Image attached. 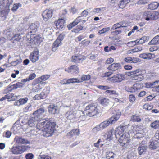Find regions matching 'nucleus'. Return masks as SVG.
<instances>
[{
    "instance_id": "nucleus-15",
    "label": "nucleus",
    "mask_w": 159,
    "mask_h": 159,
    "mask_svg": "<svg viewBox=\"0 0 159 159\" xmlns=\"http://www.w3.org/2000/svg\"><path fill=\"white\" fill-rule=\"evenodd\" d=\"M30 59L33 62H35L39 59V52L34 51L30 56Z\"/></svg>"
},
{
    "instance_id": "nucleus-58",
    "label": "nucleus",
    "mask_w": 159,
    "mask_h": 159,
    "mask_svg": "<svg viewBox=\"0 0 159 159\" xmlns=\"http://www.w3.org/2000/svg\"><path fill=\"white\" fill-rule=\"evenodd\" d=\"M90 76L89 75H83L81 77V80H88L90 79Z\"/></svg>"
},
{
    "instance_id": "nucleus-18",
    "label": "nucleus",
    "mask_w": 159,
    "mask_h": 159,
    "mask_svg": "<svg viewBox=\"0 0 159 159\" xmlns=\"http://www.w3.org/2000/svg\"><path fill=\"white\" fill-rule=\"evenodd\" d=\"M48 111L49 113L52 114H57L59 112L58 107L54 105H50L48 107Z\"/></svg>"
},
{
    "instance_id": "nucleus-2",
    "label": "nucleus",
    "mask_w": 159,
    "mask_h": 159,
    "mask_svg": "<svg viewBox=\"0 0 159 159\" xmlns=\"http://www.w3.org/2000/svg\"><path fill=\"white\" fill-rule=\"evenodd\" d=\"M55 125L56 124L54 122H47L41 135L46 137L51 136L54 132Z\"/></svg>"
},
{
    "instance_id": "nucleus-26",
    "label": "nucleus",
    "mask_w": 159,
    "mask_h": 159,
    "mask_svg": "<svg viewBox=\"0 0 159 159\" xmlns=\"http://www.w3.org/2000/svg\"><path fill=\"white\" fill-rule=\"evenodd\" d=\"M143 16L144 18L147 21H148L152 19V12L149 11L144 12L143 13Z\"/></svg>"
},
{
    "instance_id": "nucleus-14",
    "label": "nucleus",
    "mask_w": 159,
    "mask_h": 159,
    "mask_svg": "<svg viewBox=\"0 0 159 159\" xmlns=\"http://www.w3.org/2000/svg\"><path fill=\"white\" fill-rule=\"evenodd\" d=\"M146 87L147 88H154L157 91H159V80L153 83L147 82L145 83Z\"/></svg>"
},
{
    "instance_id": "nucleus-11",
    "label": "nucleus",
    "mask_w": 159,
    "mask_h": 159,
    "mask_svg": "<svg viewBox=\"0 0 159 159\" xmlns=\"http://www.w3.org/2000/svg\"><path fill=\"white\" fill-rule=\"evenodd\" d=\"M126 128V126L120 125L118 126L116 129L115 132V136L116 138H118L120 136L124 134H127L124 133V131Z\"/></svg>"
},
{
    "instance_id": "nucleus-60",
    "label": "nucleus",
    "mask_w": 159,
    "mask_h": 159,
    "mask_svg": "<svg viewBox=\"0 0 159 159\" xmlns=\"http://www.w3.org/2000/svg\"><path fill=\"white\" fill-rule=\"evenodd\" d=\"M46 25H45V26H43V27L44 28V29L43 33H46L47 32L48 33V34H50L51 32V28L50 27H46Z\"/></svg>"
},
{
    "instance_id": "nucleus-27",
    "label": "nucleus",
    "mask_w": 159,
    "mask_h": 159,
    "mask_svg": "<svg viewBox=\"0 0 159 159\" xmlns=\"http://www.w3.org/2000/svg\"><path fill=\"white\" fill-rule=\"evenodd\" d=\"M149 39V37L148 36H144L141 38L136 40L137 43L138 44H143L146 41H147Z\"/></svg>"
},
{
    "instance_id": "nucleus-34",
    "label": "nucleus",
    "mask_w": 159,
    "mask_h": 159,
    "mask_svg": "<svg viewBox=\"0 0 159 159\" xmlns=\"http://www.w3.org/2000/svg\"><path fill=\"white\" fill-rule=\"evenodd\" d=\"M66 116L67 118L69 120H71L74 117L73 112L71 111H67L66 114Z\"/></svg>"
},
{
    "instance_id": "nucleus-23",
    "label": "nucleus",
    "mask_w": 159,
    "mask_h": 159,
    "mask_svg": "<svg viewBox=\"0 0 159 159\" xmlns=\"http://www.w3.org/2000/svg\"><path fill=\"white\" fill-rule=\"evenodd\" d=\"M57 27L59 29H62L65 26V20L62 19H59L56 23Z\"/></svg>"
},
{
    "instance_id": "nucleus-6",
    "label": "nucleus",
    "mask_w": 159,
    "mask_h": 159,
    "mask_svg": "<svg viewBox=\"0 0 159 159\" xmlns=\"http://www.w3.org/2000/svg\"><path fill=\"white\" fill-rule=\"evenodd\" d=\"M129 135L128 133L124 134L119 139V142L120 145L124 147H127L129 145L130 142Z\"/></svg>"
},
{
    "instance_id": "nucleus-61",
    "label": "nucleus",
    "mask_w": 159,
    "mask_h": 159,
    "mask_svg": "<svg viewBox=\"0 0 159 159\" xmlns=\"http://www.w3.org/2000/svg\"><path fill=\"white\" fill-rule=\"evenodd\" d=\"M98 88L102 90H108L110 89V87L107 86L99 85L98 87Z\"/></svg>"
},
{
    "instance_id": "nucleus-45",
    "label": "nucleus",
    "mask_w": 159,
    "mask_h": 159,
    "mask_svg": "<svg viewBox=\"0 0 159 159\" xmlns=\"http://www.w3.org/2000/svg\"><path fill=\"white\" fill-rule=\"evenodd\" d=\"M43 83H40L37 84L36 85L35 87H34V89H34V91H38V90L39 89H41L43 87Z\"/></svg>"
},
{
    "instance_id": "nucleus-49",
    "label": "nucleus",
    "mask_w": 159,
    "mask_h": 159,
    "mask_svg": "<svg viewBox=\"0 0 159 159\" xmlns=\"http://www.w3.org/2000/svg\"><path fill=\"white\" fill-rule=\"evenodd\" d=\"M116 156V155L112 152H109L107 154L106 158L107 159H114V158Z\"/></svg>"
},
{
    "instance_id": "nucleus-13",
    "label": "nucleus",
    "mask_w": 159,
    "mask_h": 159,
    "mask_svg": "<svg viewBox=\"0 0 159 159\" xmlns=\"http://www.w3.org/2000/svg\"><path fill=\"white\" fill-rule=\"evenodd\" d=\"M52 15V10L46 9L42 13L43 20L47 21L50 18Z\"/></svg>"
},
{
    "instance_id": "nucleus-31",
    "label": "nucleus",
    "mask_w": 159,
    "mask_h": 159,
    "mask_svg": "<svg viewBox=\"0 0 159 159\" xmlns=\"http://www.w3.org/2000/svg\"><path fill=\"white\" fill-rule=\"evenodd\" d=\"M39 25V22H36L34 23H32L30 26V29L33 31H36L37 28H38Z\"/></svg>"
},
{
    "instance_id": "nucleus-62",
    "label": "nucleus",
    "mask_w": 159,
    "mask_h": 159,
    "mask_svg": "<svg viewBox=\"0 0 159 159\" xmlns=\"http://www.w3.org/2000/svg\"><path fill=\"white\" fill-rule=\"evenodd\" d=\"M132 63H136L141 61L140 59L139 58L134 57H132Z\"/></svg>"
},
{
    "instance_id": "nucleus-29",
    "label": "nucleus",
    "mask_w": 159,
    "mask_h": 159,
    "mask_svg": "<svg viewBox=\"0 0 159 159\" xmlns=\"http://www.w3.org/2000/svg\"><path fill=\"white\" fill-rule=\"evenodd\" d=\"M158 44H159V35L156 36L148 43L150 45Z\"/></svg>"
},
{
    "instance_id": "nucleus-37",
    "label": "nucleus",
    "mask_w": 159,
    "mask_h": 159,
    "mask_svg": "<svg viewBox=\"0 0 159 159\" xmlns=\"http://www.w3.org/2000/svg\"><path fill=\"white\" fill-rule=\"evenodd\" d=\"M50 77V75H48L42 76L38 79L39 82L41 83L42 81H44L48 79Z\"/></svg>"
},
{
    "instance_id": "nucleus-53",
    "label": "nucleus",
    "mask_w": 159,
    "mask_h": 159,
    "mask_svg": "<svg viewBox=\"0 0 159 159\" xmlns=\"http://www.w3.org/2000/svg\"><path fill=\"white\" fill-rule=\"evenodd\" d=\"M103 129L100 126V124L97 126L93 129V131L94 132H96L97 131Z\"/></svg>"
},
{
    "instance_id": "nucleus-7",
    "label": "nucleus",
    "mask_w": 159,
    "mask_h": 159,
    "mask_svg": "<svg viewBox=\"0 0 159 159\" xmlns=\"http://www.w3.org/2000/svg\"><path fill=\"white\" fill-rule=\"evenodd\" d=\"M159 145V130L155 134L153 139L151 140L149 142V147L152 149H156Z\"/></svg>"
},
{
    "instance_id": "nucleus-32",
    "label": "nucleus",
    "mask_w": 159,
    "mask_h": 159,
    "mask_svg": "<svg viewBox=\"0 0 159 159\" xmlns=\"http://www.w3.org/2000/svg\"><path fill=\"white\" fill-rule=\"evenodd\" d=\"M130 120L133 122H139L141 121V119L139 116L135 115L131 117Z\"/></svg>"
},
{
    "instance_id": "nucleus-51",
    "label": "nucleus",
    "mask_w": 159,
    "mask_h": 159,
    "mask_svg": "<svg viewBox=\"0 0 159 159\" xmlns=\"http://www.w3.org/2000/svg\"><path fill=\"white\" fill-rule=\"evenodd\" d=\"M110 28L109 27L103 28L102 30H100L99 31L98 33H99L100 34H101L108 31L110 30Z\"/></svg>"
},
{
    "instance_id": "nucleus-48",
    "label": "nucleus",
    "mask_w": 159,
    "mask_h": 159,
    "mask_svg": "<svg viewBox=\"0 0 159 159\" xmlns=\"http://www.w3.org/2000/svg\"><path fill=\"white\" fill-rule=\"evenodd\" d=\"M21 5L20 3L15 4L13 6V7L11 9V10L13 11H16L18 8L21 7Z\"/></svg>"
},
{
    "instance_id": "nucleus-57",
    "label": "nucleus",
    "mask_w": 159,
    "mask_h": 159,
    "mask_svg": "<svg viewBox=\"0 0 159 159\" xmlns=\"http://www.w3.org/2000/svg\"><path fill=\"white\" fill-rule=\"evenodd\" d=\"M143 137V135L139 132L136 133L134 136V138L138 139L142 138Z\"/></svg>"
},
{
    "instance_id": "nucleus-10",
    "label": "nucleus",
    "mask_w": 159,
    "mask_h": 159,
    "mask_svg": "<svg viewBox=\"0 0 159 159\" xmlns=\"http://www.w3.org/2000/svg\"><path fill=\"white\" fill-rule=\"evenodd\" d=\"M45 111V108L43 107H39L33 113L37 120H40L42 117V115Z\"/></svg>"
},
{
    "instance_id": "nucleus-40",
    "label": "nucleus",
    "mask_w": 159,
    "mask_h": 159,
    "mask_svg": "<svg viewBox=\"0 0 159 159\" xmlns=\"http://www.w3.org/2000/svg\"><path fill=\"white\" fill-rule=\"evenodd\" d=\"M121 26H125L123 25H121L120 23H118L116 24H114L112 27L111 29V30L112 31L114 30H115L117 28H120L121 27Z\"/></svg>"
},
{
    "instance_id": "nucleus-24",
    "label": "nucleus",
    "mask_w": 159,
    "mask_h": 159,
    "mask_svg": "<svg viewBox=\"0 0 159 159\" xmlns=\"http://www.w3.org/2000/svg\"><path fill=\"white\" fill-rule=\"evenodd\" d=\"M80 134V130L78 129H73L67 133V136L70 138L74 135H78Z\"/></svg>"
},
{
    "instance_id": "nucleus-22",
    "label": "nucleus",
    "mask_w": 159,
    "mask_h": 159,
    "mask_svg": "<svg viewBox=\"0 0 159 159\" xmlns=\"http://www.w3.org/2000/svg\"><path fill=\"white\" fill-rule=\"evenodd\" d=\"M17 30V29L13 30L11 29H9L4 31V34L7 36V38L9 39L10 37H12L13 35L15 34V31Z\"/></svg>"
},
{
    "instance_id": "nucleus-39",
    "label": "nucleus",
    "mask_w": 159,
    "mask_h": 159,
    "mask_svg": "<svg viewBox=\"0 0 159 159\" xmlns=\"http://www.w3.org/2000/svg\"><path fill=\"white\" fill-rule=\"evenodd\" d=\"M21 36L20 34H16L15 32L12 37V39L14 40L17 41H19L21 39Z\"/></svg>"
},
{
    "instance_id": "nucleus-16",
    "label": "nucleus",
    "mask_w": 159,
    "mask_h": 159,
    "mask_svg": "<svg viewBox=\"0 0 159 159\" xmlns=\"http://www.w3.org/2000/svg\"><path fill=\"white\" fill-rule=\"evenodd\" d=\"M121 67V65L119 63H113L109 65L107 69L109 70L114 71L120 69Z\"/></svg>"
},
{
    "instance_id": "nucleus-20",
    "label": "nucleus",
    "mask_w": 159,
    "mask_h": 159,
    "mask_svg": "<svg viewBox=\"0 0 159 159\" xmlns=\"http://www.w3.org/2000/svg\"><path fill=\"white\" fill-rule=\"evenodd\" d=\"M83 18H82L80 16H78L72 23L67 26L69 29H71L72 27L77 25L79 22H81V20H83Z\"/></svg>"
},
{
    "instance_id": "nucleus-41",
    "label": "nucleus",
    "mask_w": 159,
    "mask_h": 159,
    "mask_svg": "<svg viewBox=\"0 0 159 159\" xmlns=\"http://www.w3.org/2000/svg\"><path fill=\"white\" fill-rule=\"evenodd\" d=\"M142 84L139 83L135 84L132 87V89L133 90L134 92L140 89V87Z\"/></svg>"
},
{
    "instance_id": "nucleus-28",
    "label": "nucleus",
    "mask_w": 159,
    "mask_h": 159,
    "mask_svg": "<svg viewBox=\"0 0 159 159\" xmlns=\"http://www.w3.org/2000/svg\"><path fill=\"white\" fill-rule=\"evenodd\" d=\"M79 68L76 65H72L68 68V70L67 72L69 73H77L78 72Z\"/></svg>"
},
{
    "instance_id": "nucleus-35",
    "label": "nucleus",
    "mask_w": 159,
    "mask_h": 159,
    "mask_svg": "<svg viewBox=\"0 0 159 159\" xmlns=\"http://www.w3.org/2000/svg\"><path fill=\"white\" fill-rule=\"evenodd\" d=\"M152 128L155 129L159 128V120H156L152 122L151 124Z\"/></svg>"
},
{
    "instance_id": "nucleus-36",
    "label": "nucleus",
    "mask_w": 159,
    "mask_h": 159,
    "mask_svg": "<svg viewBox=\"0 0 159 159\" xmlns=\"http://www.w3.org/2000/svg\"><path fill=\"white\" fill-rule=\"evenodd\" d=\"M6 99H11V100H14L17 98V96L14 95V94L11 93L7 94L5 95Z\"/></svg>"
},
{
    "instance_id": "nucleus-33",
    "label": "nucleus",
    "mask_w": 159,
    "mask_h": 159,
    "mask_svg": "<svg viewBox=\"0 0 159 159\" xmlns=\"http://www.w3.org/2000/svg\"><path fill=\"white\" fill-rule=\"evenodd\" d=\"M113 129H111L107 133L105 134V136H107V139L109 140L111 139L113 135L114 132Z\"/></svg>"
},
{
    "instance_id": "nucleus-47",
    "label": "nucleus",
    "mask_w": 159,
    "mask_h": 159,
    "mask_svg": "<svg viewBox=\"0 0 159 159\" xmlns=\"http://www.w3.org/2000/svg\"><path fill=\"white\" fill-rule=\"evenodd\" d=\"M105 10V8L104 7L102 8H95L94 9L93 12L94 13H100L101 11H103Z\"/></svg>"
},
{
    "instance_id": "nucleus-52",
    "label": "nucleus",
    "mask_w": 159,
    "mask_h": 159,
    "mask_svg": "<svg viewBox=\"0 0 159 159\" xmlns=\"http://www.w3.org/2000/svg\"><path fill=\"white\" fill-rule=\"evenodd\" d=\"M69 79L70 84L71 83H79L80 82L79 80L77 78H73Z\"/></svg>"
},
{
    "instance_id": "nucleus-4",
    "label": "nucleus",
    "mask_w": 159,
    "mask_h": 159,
    "mask_svg": "<svg viewBox=\"0 0 159 159\" xmlns=\"http://www.w3.org/2000/svg\"><path fill=\"white\" fill-rule=\"evenodd\" d=\"M99 113L98 109L96 104L91 103L89 104L85 108V110L83 113L86 114L89 116H93Z\"/></svg>"
},
{
    "instance_id": "nucleus-1",
    "label": "nucleus",
    "mask_w": 159,
    "mask_h": 159,
    "mask_svg": "<svg viewBox=\"0 0 159 159\" xmlns=\"http://www.w3.org/2000/svg\"><path fill=\"white\" fill-rule=\"evenodd\" d=\"M13 0H3L0 1V17L4 20L10 11V6L12 4Z\"/></svg>"
},
{
    "instance_id": "nucleus-5",
    "label": "nucleus",
    "mask_w": 159,
    "mask_h": 159,
    "mask_svg": "<svg viewBox=\"0 0 159 159\" xmlns=\"http://www.w3.org/2000/svg\"><path fill=\"white\" fill-rule=\"evenodd\" d=\"M30 148L28 146H14L11 149V152L13 154L19 155L23 153L24 152Z\"/></svg>"
},
{
    "instance_id": "nucleus-30",
    "label": "nucleus",
    "mask_w": 159,
    "mask_h": 159,
    "mask_svg": "<svg viewBox=\"0 0 159 159\" xmlns=\"http://www.w3.org/2000/svg\"><path fill=\"white\" fill-rule=\"evenodd\" d=\"M159 6V3L153 2L148 5V8L154 10L157 9Z\"/></svg>"
},
{
    "instance_id": "nucleus-9",
    "label": "nucleus",
    "mask_w": 159,
    "mask_h": 159,
    "mask_svg": "<svg viewBox=\"0 0 159 159\" xmlns=\"http://www.w3.org/2000/svg\"><path fill=\"white\" fill-rule=\"evenodd\" d=\"M48 122L47 121H46L44 120H43L42 121L40 122H39L37 125L36 126V132L39 134L42 135V131L44 130V128L45 127V125L46 122Z\"/></svg>"
},
{
    "instance_id": "nucleus-42",
    "label": "nucleus",
    "mask_w": 159,
    "mask_h": 159,
    "mask_svg": "<svg viewBox=\"0 0 159 159\" xmlns=\"http://www.w3.org/2000/svg\"><path fill=\"white\" fill-rule=\"evenodd\" d=\"M64 38V36L63 35L60 34L56 40L54 42L55 43H56L60 45L61 44V41L63 40Z\"/></svg>"
},
{
    "instance_id": "nucleus-17",
    "label": "nucleus",
    "mask_w": 159,
    "mask_h": 159,
    "mask_svg": "<svg viewBox=\"0 0 159 159\" xmlns=\"http://www.w3.org/2000/svg\"><path fill=\"white\" fill-rule=\"evenodd\" d=\"M85 59V57L80 55L73 56L72 57V61L75 63L80 62V61H82Z\"/></svg>"
},
{
    "instance_id": "nucleus-63",
    "label": "nucleus",
    "mask_w": 159,
    "mask_h": 159,
    "mask_svg": "<svg viewBox=\"0 0 159 159\" xmlns=\"http://www.w3.org/2000/svg\"><path fill=\"white\" fill-rule=\"evenodd\" d=\"M38 159H52L51 157L47 155L39 156L38 157Z\"/></svg>"
},
{
    "instance_id": "nucleus-59",
    "label": "nucleus",
    "mask_w": 159,
    "mask_h": 159,
    "mask_svg": "<svg viewBox=\"0 0 159 159\" xmlns=\"http://www.w3.org/2000/svg\"><path fill=\"white\" fill-rule=\"evenodd\" d=\"M22 60L21 59H17L16 60L12 62L11 63V65L13 66H15L19 63H21Z\"/></svg>"
},
{
    "instance_id": "nucleus-46",
    "label": "nucleus",
    "mask_w": 159,
    "mask_h": 159,
    "mask_svg": "<svg viewBox=\"0 0 159 159\" xmlns=\"http://www.w3.org/2000/svg\"><path fill=\"white\" fill-rule=\"evenodd\" d=\"M108 80L111 82H118L117 74L114 75L112 77L108 78Z\"/></svg>"
},
{
    "instance_id": "nucleus-3",
    "label": "nucleus",
    "mask_w": 159,
    "mask_h": 159,
    "mask_svg": "<svg viewBox=\"0 0 159 159\" xmlns=\"http://www.w3.org/2000/svg\"><path fill=\"white\" fill-rule=\"evenodd\" d=\"M121 115L120 111L118 110L116 111L115 114L107 121H103L100 124L101 128L103 129L108 126L109 124L115 123L119 118Z\"/></svg>"
},
{
    "instance_id": "nucleus-56",
    "label": "nucleus",
    "mask_w": 159,
    "mask_h": 159,
    "mask_svg": "<svg viewBox=\"0 0 159 159\" xmlns=\"http://www.w3.org/2000/svg\"><path fill=\"white\" fill-rule=\"evenodd\" d=\"M28 99L27 97L24 98H21L19 99L21 105L24 104L27 102Z\"/></svg>"
},
{
    "instance_id": "nucleus-50",
    "label": "nucleus",
    "mask_w": 159,
    "mask_h": 159,
    "mask_svg": "<svg viewBox=\"0 0 159 159\" xmlns=\"http://www.w3.org/2000/svg\"><path fill=\"white\" fill-rule=\"evenodd\" d=\"M118 82H120L125 79L124 75L121 74H117Z\"/></svg>"
},
{
    "instance_id": "nucleus-8",
    "label": "nucleus",
    "mask_w": 159,
    "mask_h": 159,
    "mask_svg": "<svg viewBox=\"0 0 159 159\" xmlns=\"http://www.w3.org/2000/svg\"><path fill=\"white\" fill-rule=\"evenodd\" d=\"M130 75L133 78L138 81H141L143 79V77L142 75L141 71L139 69L131 71L130 72Z\"/></svg>"
},
{
    "instance_id": "nucleus-21",
    "label": "nucleus",
    "mask_w": 159,
    "mask_h": 159,
    "mask_svg": "<svg viewBox=\"0 0 159 159\" xmlns=\"http://www.w3.org/2000/svg\"><path fill=\"white\" fill-rule=\"evenodd\" d=\"M39 120L36 119V118L35 116L30 117L27 123L30 127H32L34 126L35 124Z\"/></svg>"
},
{
    "instance_id": "nucleus-44",
    "label": "nucleus",
    "mask_w": 159,
    "mask_h": 159,
    "mask_svg": "<svg viewBox=\"0 0 159 159\" xmlns=\"http://www.w3.org/2000/svg\"><path fill=\"white\" fill-rule=\"evenodd\" d=\"M90 9H86L84 10L80 14V16L82 18L86 17L88 14L89 12L90 11Z\"/></svg>"
},
{
    "instance_id": "nucleus-54",
    "label": "nucleus",
    "mask_w": 159,
    "mask_h": 159,
    "mask_svg": "<svg viewBox=\"0 0 159 159\" xmlns=\"http://www.w3.org/2000/svg\"><path fill=\"white\" fill-rule=\"evenodd\" d=\"M60 45L58 44L55 43V42H54L53 43L52 48V51L53 52H55L57 49V48Z\"/></svg>"
},
{
    "instance_id": "nucleus-12",
    "label": "nucleus",
    "mask_w": 159,
    "mask_h": 159,
    "mask_svg": "<svg viewBox=\"0 0 159 159\" xmlns=\"http://www.w3.org/2000/svg\"><path fill=\"white\" fill-rule=\"evenodd\" d=\"M146 143L145 141H143L140 143L138 148L137 150L139 154L141 155L144 153L146 152L147 149V147L146 145H144Z\"/></svg>"
},
{
    "instance_id": "nucleus-43",
    "label": "nucleus",
    "mask_w": 159,
    "mask_h": 159,
    "mask_svg": "<svg viewBox=\"0 0 159 159\" xmlns=\"http://www.w3.org/2000/svg\"><path fill=\"white\" fill-rule=\"evenodd\" d=\"M152 19L156 20L159 18V13L158 12H152Z\"/></svg>"
},
{
    "instance_id": "nucleus-64",
    "label": "nucleus",
    "mask_w": 159,
    "mask_h": 159,
    "mask_svg": "<svg viewBox=\"0 0 159 159\" xmlns=\"http://www.w3.org/2000/svg\"><path fill=\"white\" fill-rule=\"evenodd\" d=\"M50 87L49 86H47L45 87V88L43 89V93H45L46 94L48 95L50 92Z\"/></svg>"
},
{
    "instance_id": "nucleus-25",
    "label": "nucleus",
    "mask_w": 159,
    "mask_h": 159,
    "mask_svg": "<svg viewBox=\"0 0 159 159\" xmlns=\"http://www.w3.org/2000/svg\"><path fill=\"white\" fill-rule=\"evenodd\" d=\"M98 100L100 103L103 106H107L110 102L109 100L105 98H100Z\"/></svg>"
},
{
    "instance_id": "nucleus-55",
    "label": "nucleus",
    "mask_w": 159,
    "mask_h": 159,
    "mask_svg": "<svg viewBox=\"0 0 159 159\" xmlns=\"http://www.w3.org/2000/svg\"><path fill=\"white\" fill-rule=\"evenodd\" d=\"M147 59H153L155 57V55L151 53H147Z\"/></svg>"
},
{
    "instance_id": "nucleus-19",
    "label": "nucleus",
    "mask_w": 159,
    "mask_h": 159,
    "mask_svg": "<svg viewBox=\"0 0 159 159\" xmlns=\"http://www.w3.org/2000/svg\"><path fill=\"white\" fill-rule=\"evenodd\" d=\"M15 139L17 143L20 144H29L30 143L29 141L22 137H16L15 138Z\"/></svg>"
},
{
    "instance_id": "nucleus-38",
    "label": "nucleus",
    "mask_w": 159,
    "mask_h": 159,
    "mask_svg": "<svg viewBox=\"0 0 159 159\" xmlns=\"http://www.w3.org/2000/svg\"><path fill=\"white\" fill-rule=\"evenodd\" d=\"M105 93L107 94L114 95L117 97L118 96V93L115 90H108L105 91Z\"/></svg>"
}]
</instances>
